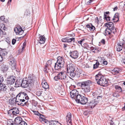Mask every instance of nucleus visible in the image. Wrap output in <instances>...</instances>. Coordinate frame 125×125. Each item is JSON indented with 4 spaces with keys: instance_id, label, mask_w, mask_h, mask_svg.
<instances>
[{
    "instance_id": "1",
    "label": "nucleus",
    "mask_w": 125,
    "mask_h": 125,
    "mask_svg": "<svg viewBox=\"0 0 125 125\" xmlns=\"http://www.w3.org/2000/svg\"><path fill=\"white\" fill-rule=\"evenodd\" d=\"M95 78L96 81L98 84L103 86H107V81L100 73L96 75Z\"/></svg>"
},
{
    "instance_id": "2",
    "label": "nucleus",
    "mask_w": 125,
    "mask_h": 125,
    "mask_svg": "<svg viewBox=\"0 0 125 125\" xmlns=\"http://www.w3.org/2000/svg\"><path fill=\"white\" fill-rule=\"evenodd\" d=\"M67 72L68 74L72 77H74L75 74L74 72L75 70V65L73 63H71L67 65Z\"/></svg>"
},
{
    "instance_id": "3",
    "label": "nucleus",
    "mask_w": 125,
    "mask_h": 125,
    "mask_svg": "<svg viewBox=\"0 0 125 125\" xmlns=\"http://www.w3.org/2000/svg\"><path fill=\"white\" fill-rule=\"evenodd\" d=\"M66 72H60L57 76H55L54 78V79L55 81H58L59 80H64L63 83H66L67 80L66 78Z\"/></svg>"
},
{
    "instance_id": "4",
    "label": "nucleus",
    "mask_w": 125,
    "mask_h": 125,
    "mask_svg": "<svg viewBox=\"0 0 125 125\" xmlns=\"http://www.w3.org/2000/svg\"><path fill=\"white\" fill-rule=\"evenodd\" d=\"M9 63L12 70H14L16 68L17 64L15 59L12 56H10L9 59Z\"/></svg>"
},
{
    "instance_id": "5",
    "label": "nucleus",
    "mask_w": 125,
    "mask_h": 125,
    "mask_svg": "<svg viewBox=\"0 0 125 125\" xmlns=\"http://www.w3.org/2000/svg\"><path fill=\"white\" fill-rule=\"evenodd\" d=\"M15 76L12 75L8 76L6 81L7 84L10 85L13 84L15 82Z\"/></svg>"
},
{
    "instance_id": "6",
    "label": "nucleus",
    "mask_w": 125,
    "mask_h": 125,
    "mask_svg": "<svg viewBox=\"0 0 125 125\" xmlns=\"http://www.w3.org/2000/svg\"><path fill=\"white\" fill-rule=\"evenodd\" d=\"M27 79L28 80V82L31 83L32 85H33L34 83L37 80L36 78L33 74H29Z\"/></svg>"
},
{
    "instance_id": "7",
    "label": "nucleus",
    "mask_w": 125,
    "mask_h": 125,
    "mask_svg": "<svg viewBox=\"0 0 125 125\" xmlns=\"http://www.w3.org/2000/svg\"><path fill=\"white\" fill-rule=\"evenodd\" d=\"M38 37H36V40L38 41V44L39 43L40 44H43L44 43L46 39L44 35H39Z\"/></svg>"
},
{
    "instance_id": "8",
    "label": "nucleus",
    "mask_w": 125,
    "mask_h": 125,
    "mask_svg": "<svg viewBox=\"0 0 125 125\" xmlns=\"http://www.w3.org/2000/svg\"><path fill=\"white\" fill-rule=\"evenodd\" d=\"M70 96L72 99L75 100L79 94V92L76 89H73L70 92Z\"/></svg>"
},
{
    "instance_id": "9",
    "label": "nucleus",
    "mask_w": 125,
    "mask_h": 125,
    "mask_svg": "<svg viewBox=\"0 0 125 125\" xmlns=\"http://www.w3.org/2000/svg\"><path fill=\"white\" fill-rule=\"evenodd\" d=\"M22 82L21 87L23 88H26L32 85L26 78H23V79L22 80Z\"/></svg>"
},
{
    "instance_id": "10",
    "label": "nucleus",
    "mask_w": 125,
    "mask_h": 125,
    "mask_svg": "<svg viewBox=\"0 0 125 125\" xmlns=\"http://www.w3.org/2000/svg\"><path fill=\"white\" fill-rule=\"evenodd\" d=\"M70 56L74 59L77 58L79 55V53L77 51H71L69 52Z\"/></svg>"
},
{
    "instance_id": "11",
    "label": "nucleus",
    "mask_w": 125,
    "mask_h": 125,
    "mask_svg": "<svg viewBox=\"0 0 125 125\" xmlns=\"http://www.w3.org/2000/svg\"><path fill=\"white\" fill-rule=\"evenodd\" d=\"M92 83V82L89 80L83 81L80 83L81 88H83L85 87H90Z\"/></svg>"
},
{
    "instance_id": "12",
    "label": "nucleus",
    "mask_w": 125,
    "mask_h": 125,
    "mask_svg": "<svg viewBox=\"0 0 125 125\" xmlns=\"http://www.w3.org/2000/svg\"><path fill=\"white\" fill-rule=\"evenodd\" d=\"M18 97V98H19L20 99V102L19 103H18V105H21V106H24L25 105L27 106L29 104L28 103V101H27L26 102H25L23 104L22 103L24 102L25 101V100L24 99H23V98L21 97V96H18V95H17V97Z\"/></svg>"
},
{
    "instance_id": "13",
    "label": "nucleus",
    "mask_w": 125,
    "mask_h": 125,
    "mask_svg": "<svg viewBox=\"0 0 125 125\" xmlns=\"http://www.w3.org/2000/svg\"><path fill=\"white\" fill-rule=\"evenodd\" d=\"M98 103V102L96 101L95 99L91 101L88 104V108H93Z\"/></svg>"
},
{
    "instance_id": "14",
    "label": "nucleus",
    "mask_w": 125,
    "mask_h": 125,
    "mask_svg": "<svg viewBox=\"0 0 125 125\" xmlns=\"http://www.w3.org/2000/svg\"><path fill=\"white\" fill-rule=\"evenodd\" d=\"M0 65L1 70L3 72H5L8 70L9 67L8 65L2 63Z\"/></svg>"
},
{
    "instance_id": "15",
    "label": "nucleus",
    "mask_w": 125,
    "mask_h": 125,
    "mask_svg": "<svg viewBox=\"0 0 125 125\" xmlns=\"http://www.w3.org/2000/svg\"><path fill=\"white\" fill-rule=\"evenodd\" d=\"M11 111L13 115H16V114H18L19 113V109L17 107H14L11 108L8 112Z\"/></svg>"
},
{
    "instance_id": "16",
    "label": "nucleus",
    "mask_w": 125,
    "mask_h": 125,
    "mask_svg": "<svg viewBox=\"0 0 125 125\" xmlns=\"http://www.w3.org/2000/svg\"><path fill=\"white\" fill-rule=\"evenodd\" d=\"M22 79L21 78H18L16 80L15 82V87H18L22 86Z\"/></svg>"
},
{
    "instance_id": "17",
    "label": "nucleus",
    "mask_w": 125,
    "mask_h": 125,
    "mask_svg": "<svg viewBox=\"0 0 125 125\" xmlns=\"http://www.w3.org/2000/svg\"><path fill=\"white\" fill-rule=\"evenodd\" d=\"M105 24V26L107 27V28L112 30H113V29L115 28L114 24L112 22L107 23Z\"/></svg>"
},
{
    "instance_id": "18",
    "label": "nucleus",
    "mask_w": 125,
    "mask_h": 125,
    "mask_svg": "<svg viewBox=\"0 0 125 125\" xmlns=\"http://www.w3.org/2000/svg\"><path fill=\"white\" fill-rule=\"evenodd\" d=\"M22 118L20 117H17L15 118L14 120V123L15 125H19L22 122Z\"/></svg>"
},
{
    "instance_id": "19",
    "label": "nucleus",
    "mask_w": 125,
    "mask_h": 125,
    "mask_svg": "<svg viewBox=\"0 0 125 125\" xmlns=\"http://www.w3.org/2000/svg\"><path fill=\"white\" fill-rule=\"evenodd\" d=\"M57 62L58 63L63 66H64V59L63 58L60 56L57 57Z\"/></svg>"
},
{
    "instance_id": "20",
    "label": "nucleus",
    "mask_w": 125,
    "mask_h": 125,
    "mask_svg": "<svg viewBox=\"0 0 125 125\" xmlns=\"http://www.w3.org/2000/svg\"><path fill=\"white\" fill-rule=\"evenodd\" d=\"M21 97L23 99L24 97H25V99L26 100H28L29 99V97L27 94L23 92H20L18 94V96H19Z\"/></svg>"
},
{
    "instance_id": "21",
    "label": "nucleus",
    "mask_w": 125,
    "mask_h": 125,
    "mask_svg": "<svg viewBox=\"0 0 125 125\" xmlns=\"http://www.w3.org/2000/svg\"><path fill=\"white\" fill-rule=\"evenodd\" d=\"M122 69L120 68H115L114 70H112V73H114L115 75H117L118 73H120V72L122 71Z\"/></svg>"
},
{
    "instance_id": "22",
    "label": "nucleus",
    "mask_w": 125,
    "mask_h": 125,
    "mask_svg": "<svg viewBox=\"0 0 125 125\" xmlns=\"http://www.w3.org/2000/svg\"><path fill=\"white\" fill-rule=\"evenodd\" d=\"M71 117L72 115L71 113H69L67 114L66 117L67 122L68 123H69L71 125L72 124V120L71 118Z\"/></svg>"
},
{
    "instance_id": "23",
    "label": "nucleus",
    "mask_w": 125,
    "mask_h": 125,
    "mask_svg": "<svg viewBox=\"0 0 125 125\" xmlns=\"http://www.w3.org/2000/svg\"><path fill=\"white\" fill-rule=\"evenodd\" d=\"M122 42H119L117 43V46L116 47L117 51L119 52L121 51L123 48Z\"/></svg>"
},
{
    "instance_id": "24",
    "label": "nucleus",
    "mask_w": 125,
    "mask_h": 125,
    "mask_svg": "<svg viewBox=\"0 0 125 125\" xmlns=\"http://www.w3.org/2000/svg\"><path fill=\"white\" fill-rule=\"evenodd\" d=\"M63 66L62 65L56 62L55 63V65L54 66V68L55 70H58L59 69H61Z\"/></svg>"
},
{
    "instance_id": "25",
    "label": "nucleus",
    "mask_w": 125,
    "mask_h": 125,
    "mask_svg": "<svg viewBox=\"0 0 125 125\" xmlns=\"http://www.w3.org/2000/svg\"><path fill=\"white\" fill-rule=\"evenodd\" d=\"M83 96V95L79 94L77 96L76 99H75V100L76 102L80 104L81 101V100H82L81 99H82Z\"/></svg>"
},
{
    "instance_id": "26",
    "label": "nucleus",
    "mask_w": 125,
    "mask_h": 125,
    "mask_svg": "<svg viewBox=\"0 0 125 125\" xmlns=\"http://www.w3.org/2000/svg\"><path fill=\"white\" fill-rule=\"evenodd\" d=\"M81 99L80 104H85L88 101V98L86 97L83 96V97L82 99Z\"/></svg>"
},
{
    "instance_id": "27",
    "label": "nucleus",
    "mask_w": 125,
    "mask_h": 125,
    "mask_svg": "<svg viewBox=\"0 0 125 125\" xmlns=\"http://www.w3.org/2000/svg\"><path fill=\"white\" fill-rule=\"evenodd\" d=\"M7 51L6 49H1V59L0 60H1V62L3 59L2 56H4L7 55Z\"/></svg>"
},
{
    "instance_id": "28",
    "label": "nucleus",
    "mask_w": 125,
    "mask_h": 125,
    "mask_svg": "<svg viewBox=\"0 0 125 125\" xmlns=\"http://www.w3.org/2000/svg\"><path fill=\"white\" fill-rule=\"evenodd\" d=\"M86 27L88 28V30L92 31H93L95 29V27L91 23L87 24L86 25Z\"/></svg>"
},
{
    "instance_id": "29",
    "label": "nucleus",
    "mask_w": 125,
    "mask_h": 125,
    "mask_svg": "<svg viewBox=\"0 0 125 125\" xmlns=\"http://www.w3.org/2000/svg\"><path fill=\"white\" fill-rule=\"evenodd\" d=\"M0 90L6 91L7 90V87L6 85L2 83H0Z\"/></svg>"
},
{
    "instance_id": "30",
    "label": "nucleus",
    "mask_w": 125,
    "mask_h": 125,
    "mask_svg": "<svg viewBox=\"0 0 125 125\" xmlns=\"http://www.w3.org/2000/svg\"><path fill=\"white\" fill-rule=\"evenodd\" d=\"M15 97L10 99L9 100V104L11 105H14L16 104Z\"/></svg>"
},
{
    "instance_id": "31",
    "label": "nucleus",
    "mask_w": 125,
    "mask_h": 125,
    "mask_svg": "<svg viewBox=\"0 0 125 125\" xmlns=\"http://www.w3.org/2000/svg\"><path fill=\"white\" fill-rule=\"evenodd\" d=\"M75 75L74 77L76 75L77 77H79L80 76V75L81 74V72L80 70H79L78 69H76L74 72Z\"/></svg>"
},
{
    "instance_id": "32",
    "label": "nucleus",
    "mask_w": 125,
    "mask_h": 125,
    "mask_svg": "<svg viewBox=\"0 0 125 125\" xmlns=\"http://www.w3.org/2000/svg\"><path fill=\"white\" fill-rule=\"evenodd\" d=\"M40 120L41 122H43L45 123H46L48 121L45 118V117L42 115L40 114L39 115Z\"/></svg>"
},
{
    "instance_id": "33",
    "label": "nucleus",
    "mask_w": 125,
    "mask_h": 125,
    "mask_svg": "<svg viewBox=\"0 0 125 125\" xmlns=\"http://www.w3.org/2000/svg\"><path fill=\"white\" fill-rule=\"evenodd\" d=\"M42 87L45 89H48L49 87V86L46 82H42Z\"/></svg>"
},
{
    "instance_id": "34",
    "label": "nucleus",
    "mask_w": 125,
    "mask_h": 125,
    "mask_svg": "<svg viewBox=\"0 0 125 125\" xmlns=\"http://www.w3.org/2000/svg\"><path fill=\"white\" fill-rule=\"evenodd\" d=\"M83 90L85 93H87L89 92L90 90V87H85L83 88H82Z\"/></svg>"
},
{
    "instance_id": "35",
    "label": "nucleus",
    "mask_w": 125,
    "mask_h": 125,
    "mask_svg": "<svg viewBox=\"0 0 125 125\" xmlns=\"http://www.w3.org/2000/svg\"><path fill=\"white\" fill-rule=\"evenodd\" d=\"M119 13H116L115 14V15L114 16V17L112 19L113 20H116V19H117V20H116V21H114V22H117L119 20Z\"/></svg>"
},
{
    "instance_id": "36",
    "label": "nucleus",
    "mask_w": 125,
    "mask_h": 125,
    "mask_svg": "<svg viewBox=\"0 0 125 125\" xmlns=\"http://www.w3.org/2000/svg\"><path fill=\"white\" fill-rule=\"evenodd\" d=\"M50 125H58V124H60L61 125V124L59 123L57 121H56L51 120L50 122Z\"/></svg>"
},
{
    "instance_id": "37",
    "label": "nucleus",
    "mask_w": 125,
    "mask_h": 125,
    "mask_svg": "<svg viewBox=\"0 0 125 125\" xmlns=\"http://www.w3.org/2000/svg\"><path fill=\"white\" fill-rule=\"evenodd\" d=\"M115 87L117 91L119 93L121 92L122 91V88L119 86L115 85Z\"/></svg>"
},
{
    "instance_id": "38",
    "label": "nucleus",
    "mask_w": 125,
    "mask_h": 125,
    "mask_svg": "<svg viewBox=\"0 0 125 125\" xmlns=\"http://www.w3.org/2000/svg\"><path fill=\"white\" fill-rule=\"evenodd\" d=\"M111 30L107 28L105 31V33L104 34L105 36L110 34L111 33Z\"/></svg>"
},
{
    "instance_id": "39",
    "label": "nucleus",
    "mask_w": 125,
    "mask_h": 125,
    "mask_svg": "<svg viewBox=\"0 0 125 125\" xmlns=\"http://www.w3.org/2000/svg\"><path fill=\"white\" fill-rule=\"evenodd\" d=\"M98 92L97 91H96L95 92H94L93 93L92 95L94 97H96L97 99H98L100 97L102 98V96H99L98 95L97 93Z\"/></svg>"
},
{
    "instance_id": "40",
    "label": "nucleus",
    "mask_w": 125,
    "mask_h": 125,
    "mask_svg": "<svg viewBox=\"0 0 125 125\" xmlns=\"http://www.w3.org/2000/svg\"><path fill=\"white\" fill-rule=\"evenodd\" d=\"M49 66H47L46 65H45L43 68V71L45 73H47L48 72V71L49 70Z\"/></svg>"
},
{
    "instance_id": "41",
    "label": "nucleus",
    "mask_w": 125,
    "mask_h": 125,
    "mask_svg": "<svg viewBox=\"0 0 125 125\" xmlns=\"http://www.w3.org/2000/svg\"><path fill=\"white\" fill-rule=\"evenodd\" d=\"M110 12L109 11L104 12V19L106 18V17H110L109 16V14Z\"/></svg>"
},
{
    "instance_id": "42",
    "label": "nucleus",
    "mask_w": 125,
    "mask_h": 125,
    "mask_svg": "<svg viewBox=\"0 0 125 125\" xmlns=\"http://www.w3.org/2000/svg\"><path fill=\"white\" fill-rule=\"evenodd\" d=\"M99 65V63L97 60H96V62L93 65V69H95L97 68Z\"/></svg>"
},
{
    "instance_id": "43",
    "label": "nucleus",
    "mask_w": 125,
    "mask_h": 125,
    "mask_svg": "<svg viewBox=\"0 0 125 125\" xmlns=\"http://www.w3.org/2000/svg\"><path fill=\"white\" fill-rule=\"evenodd\" d=\"M75 39L74 38H67V42H74L75 41Z\"/></svg>"
},
{
    "instance_id": "44",
    "label": "nucleus",
    "mask_w": 125,
    "mask_h": 125,
    "mask_svg": "<svg viewBox=\"0 0 125 125\" xmlns=\"http://www.w3.org/2000/svg\"><path fill=\"white\" fill-rule=\"evenodd\" d=\"M82 46H83V47L84 48H86L87 49H88L90 48V46H89L88 44L86 43H84L83 44V45H82Z\"/></svg>"
},
{
    "instance_id": "45",
    "label": "nucleus",
    "mask_w": 125,
    "mask_h": 125,
    "mask_svg": "<svg viewBox=\"0 0 125 125\" xmlns=\"http://www.w3.org/2000/svg\"><path fill=\"white\" fill-rule=\"evenodd\" d=\"M6 29V28L5 27V25L4 24L2 23L0 24V29L5 30Z\"/></svg>"
},
{
    "instance_id": "46",
    "label": "nucleus",
    "mask_w": 125,
    "mask_h": 125,
    "mask_svg": "<svg viewBox=\"0 0 125 125\" xmlns=\"http://www.w3.org/2000/svg\"><path fill=\"white\" fill-rule=\"evenodd\" d=\"M59 93L61 95V96H64L65 94V92L64 90L62 89L61 90H60Z\"/></svg>"
},
{
    "instance_id": "47",
    "label": "nucleus",
    "mask_w": 125,
    "mask_h": 125,
    "mask_svg": "<svg viewBox=\"0 0 125 125\" xmlns=\"http://www.w3.org/2000/svg\"><path fill=\"white\" fill-rule=\"evenodd\" d=\"M52 63V61L51 60H49L47 62L45 65L49 67V66H51Z\"/></svg>"
},
{
    "instance_id": "48",
    "label": "nucleus",
    "mask_w": 125,
    "mask_h": 125,
    "mask_svg": "<svg viewBox=\"0 0 125 125\" xmlns=\"http://www.w3.org/2000/svg\"><path fill=\"white\" fill-rule=\"evenodd\" d=\"M24 32V31L23 30L21 27L19 28V31L17 34L21 35Z\"/></svg>"
},
{
    "instance_id": "49",
    "label": "nucleus",
    "mask_w": 125,
    "mask_h": 125,
    "mask_svg": "<svg viewBox=\"0 0 125 125\" xmlns=\"http://www.w3.org/2000/svg\"><path fill=\"white\" fill-rule=\"evenodd\" d=\"M112 95L114 97H115L117 98H118L119 96V95L116 92H115L113 93Z\"/></svg>"
},
{
    "instance_id": "50",
    "label": "nucleus",
    "mask_w": 125,
    "mask_h": 125,
    "mask_svg": "<svg viewBox=\"0 0 125 125\" xmlns=\"http://www.w3.org/2000/svg\"><path fill=\"white\" fill-rule=\"evenodd\" d=\"M42 92L41 90H39L36 92V94L38 96H40L42 94Z\"/></svg>"
},
{
    "instance_id": "51",
    "label": "nucleus",
    "mask_w": 125,
    "mask_h": 125,
    "mask_svg": "<svg viewBox=\"0 0 125 125\" xmlns=\"http://www.w3.org/2000/svg\"><path fill=\"white\" fill-rule=\"evenodd\" d=\"M85 40L84 39H82L80 40V41H78V43L81 45H82V44L83 43V41H84Z\"/></svg>"
},
{
    "instance_id": "52",
    "label": "nucleus",
    "mask_w": 125,
    "mask_h": 125,
    "mask_svg": "<svg viewBox=\"0 0 125 125\" xmlns=\"http://www.w3.org/2000/svg\"><path fill=\"white\" fill-rule=\"evenodd\" d=\"M19 31V29L17 28L16 27L14 29V32L16 33L17 34V33H18Z\"/></svg>"
},
{
    "instance_id": "53",
    "label": "nucleus",
    "mask_w": 125,
    "mask_h": 125,
    "mask_svg": "<svg viewBox=\"0 0 125 125\" xmlns=\"http://www.w3.org/2000/svg\"><path fill=\"white\" fill-rule=\"evenodd\" d=\"M111 33L115 34L116 32V29H115V28L114 29H113V30H111Z\"/></svg>"
},
{
    "instance_id": "54",
    "label": "nucleus",
    "mask_w": 125,
    "mask_h": 125,
    "mask_svg": "<svg viewBox=\"0 0 125 125\" xmlns=\"http://www.w3.org/2000/svg\"><path fill=\"white\" fill-rule=\"evenodd\" d=\"M19 98H18V97H17V96H16V97H15V100H16V103H17L18 104V103H19L20 102V99Z\"/></svg>"
},
{
    "instance_id": "55",
    "label": "nucleus",
    "mask_w": 125,
    "mask_h": 125,
    "mask_svg": "<svg viewBox=\"0 0 125 125\" xmlns=\"http://www.w3.org/2000/svg\"><path fill=\"white\" fill-rule=\"evenodd\" d=\"M67 38H62V41L64 42H67Z\"/></svg>"
},
{
    "instance_id": "56",
    "label": "nucleus",
    "mask_w": 125,
    "mask_h": 125,
    "mask_svg": "<svg viewBox=\"0 0 125 125\" xmlns=\"http://www.w3.org/2000/svg\"><path fill=\"white\" fill-rule=\"evenodd\" d=\"M34 114L36 115L39 116L40 114V113L38 111H33Z\"/></svg>"
},
{
    "instance_id": "57",
    "label": "nucleus",
    "mask_w": 125,
    "mask_h": 125,
    "mask_svg": "<svg viewBox=\"0 0 125 125\" xmlns=\"http://www.w3.org/2000/svg\"><path fill=\"white\" fill-rule=\"evenodd\" d=\"M94 0H89L87 2V5H89L91 4L92 2Z\"/></svg>"
},
{
    "instance_id": "58",
    "label": "nucleus",
    "mask_w": 125,
    "mask_h": 125,
    "mask_svg": "<svg viewBox=\"0 0 125 125\" xmlns=\"http://www.w3.org/2000/svg\"><path fill=\"white\" fill-rule=\"evenodd\" d=\"M3 80V77L0 75V83H2Z\"/></svg>"
},
{
    "instance_id": "59",
    "label": "nucleus",
    "mask_w": 125,
    "mask_h": 125,
    "mask_svg": "<svg viewBox=\"0 0 125 125\" xmlns=\"http://www.w3.org/2000/svg\"><path fill=\"white\" fill-rule=\"evenodd\" d=\"M110 17H108L104 19V20H105L107 21H110Z\"/></svg>"
},
{
    "instance_id": "60",
    "label": "nucleus",
    "mask_w": 125,
    "mask_h": 125,
    "mask_svg": "<svg viewBox=\"0 0 125 125\" xmlns=\"http://www.w3.org/2000/svg\"><path fill=\"white\" fill-rule=\"evenodd\" d=\"M20 125H27L25 122L23 121L22 122H21Z\"/></svg>"
},
{
    "instance_id": "61",
    "label": "nucleus",
    "mask_w": 125,
    "mask_h": 125,
    "mask_svg": "<svg viewBox=\"0 0 125 125\" xmlns=\"http://www.w3.org/2000/svg\"><path fill=\"white\" fill-rule=\"evenodd\" d=\"M16 42V40L15 39H13L12 40V44L13 45H14L15 43Z\"/></svg>"
},
{
    "instance_id": "62",
    "label": "nucleus",
    "mask_w": 125,
    "mask_h": 125,
    "mask_svg": "<svg viewBox=\"0 0 125 125\" xmlns=\"http://www.w3.org/2000/svg\"><path fill=\"white\" fill-rule=\"evenodd\" d=\"M95 21L96 23L98 24L99 20L98 17H96V18L95 19Z\"/></svg>"
},
{
    "instance_id": "63",
    "label": "nucleus",
    "mask_w": 125,
    "mask_h": 125,
    "mask_svg": "<svg viewBox=\"0 0 125 125\" xmlns=\"http://www.w3.org/2000/svg\"><path fill=\"white\" fill-rule=\"evenodd\" d=\"M1 20L2 21H4V19H5V17L4 16H1L0 18Z\"/></svg>"
},
{
    "instance_id": "64",
    "label": "nucleus",
    "mask_w": 125,
    "mask_h": 125,
    "mask_svg": "<svg viewBox=\"0 0 125 125\" xmlns=\"http://www.w3.org/2000/svg\"><path fill=\"white\" fill-rule=\"evenodd\" d=\"M123 48L125 50V42H122Z\"/></svg>"
}]
</instances>
